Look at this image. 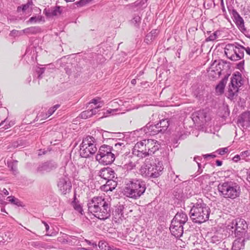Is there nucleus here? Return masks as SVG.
<instances>
[{"label":"nucleus","instance_id":"obj_1","mask_svg":"<svg viewBox=\"0 0 250 250\" xmlns=\"http://www.w3.org/2000/svg\"><path fill=\"white\" fill-rule=\"evenodd\" d=\"M88 210L100 220H104L110 216V205L102 196H95L87 203Z\"/></svg>","mask_w":250,"mask_h":250},{"label":"nucleus","instance_id":"obj_2","mask_svg":"<svg viewBox=\"0 0 250 250\" xmlns=\"http://www.w3.org/2000/svg\"><path fill=\"white\" fill-rule=\"evenodd\" d=\"M146 184L140 179H129L125 182L124 194L130 198L137 200L143 195L146 190Z\"/></svg>","mask_w":250,"mask_h":250},{"label":"nucleus","instance_id":"obj_3","mask_svg":"<svg viewBox=\"0 0 250 250\" xmlns=\"http://www.w3.org/2000/svg\"><path fill=\"white\" fill-rule=\"evenodd\" d=\"M160 144L153 139H145L138 142L134 146L132 153L141 158L153 154L159 150Z\"/></svg>","mask_w":250,"mask_h":250},{"label":"nucleus","instance_id":"obj_4","mask_svg":"<svg viewBox=\"0 0 250 250\" xmlns=\"http://www.w3.org/2000/svg\"><path fill=\"white\" fill-rule=\"evenodd\" d=\"M210 213L209 207L200 199L196 203L193 204L189 214L194 222L201 224L208 220Z\"/></svg>","mask_w":250,"mask_h":250},{"label":"nucleus","instance_id":"obj_5","mask_svg":"<svg viewBox=\"0 0 250 250\" xmlns=\"http://www.w3.org/2000/svg\"><path fill=\"white\" fill-rule=\"evenodd\" d=\"M164 169L162 162L158 160L146 159L140 169L141 175L145 178H155L160 176Z\"/></svg>","mask_w":250,"mask_h":250},{"label":"nucleus","instance_id":"obj_6","mask_svg":"<svg viewBox=\"0 0 250 250\" xmlns=\"http://www.w3.org/2000/svg\"><path fill=\"white\" fill-rule=\"evenodd\" d=\"M218 189L220 195L226 199H234L239 197L241 194L239 185L231 181L220 183L218 186Z\"/></svg>","mask_w":250,"mask_h":250},{"label":"nucleus","instance_id":"obj_7","mask_svg":"<svg viewBox=\"0 0 250 250\" xmlns=\"http://www.w3.org/2000/svg\"><path fill=\"white\" fill-rule=\"evenodd\" d=\"M100 164L107 165L112 164L115 159V154L113 151V146L107 145L101 146L96 156Z\"/></svg>","mask_w":250,"mask_h":250},{"label":"nucleus","instance_id":"obj_8","mask_svg":"<svg viewBox=\"0 0 250 250\" xmlns=\"http://www.w3.org/2000/svg\"><path fill=\"white\" fill-rule=\"evenodd\" d=\"M228 228L232 229L231 231L234 232L235 237H244L246 236L248 225L244 219L237 218L232 221L230 224L228 226ZM248 235L247 234V236Z\"/></svg>","mask_w":250,"mask_h":250},{"label":"nucleus","instance_id":"obj_9","mask_svg":"<svg viewBox=\"0 0 250 250\" xmlns=\"http://www.w3.org/2000/svg\"><path fill=\"white\" fill-rule=\"evenodd\" d=\"M241 78L240 73L237 72L233 74L231 78L230 84L229 85L228 90L229 98L233 99L234 96L237 95L239 89L238 87L242 84L241 82Z\"/></svg>","mask_w":250,"mask_h":250},{"label":"nucleus","instance_id":"obj_10","mask_svg":"<svg viewBox=\"0 0 250 250\" xmlns=\"http://www.w3.org/2000/svg\"><path fill=\"white\" fill-rule=\"evenodd\" d=\"M192 120L199 124H204L210 119L208 111L207 109L197 111L192 114Z\"/></svg>","mask_w":250,"mask_h":250},{"label":"nucleus","instance_id":"obj_11","mask_svg":"<svg viewBox=\"0 0 250 250\" xmlns=\"http://www.w3.org/2000/svg\"><path fill=\"white\" fill-rule=\"evenodd\" d=\"M107 141L110 145H114L113 147V151L119 154L122 153V150L125 149V146L127 145L126 141L120 139L109 138Z\"/></svg>","mask_w":250,"mask_h":250},{"label":"nucleus","instance_id":"obj_12","mask_svg":"<svg viewBox=\"0 0 250 250\" xmlns=\"http://www.w3.org/2000/svg\"><path fill=\"white\" fill-rule=\"evenodd\" d=\"M58 187L62 194H66L70 191L72 185L68 177L64 176L59 179Z\"/></svg>","mask_w":250,"mask_h":250},{"label":"nucleus","instance_id":"obj_13","mask_svg":"<svg viewBox=\"0 0 250 250\" xmlns=\"http://www.w3.org/2000/svg\"><path fill=\"white\" fill-rule=\"evenodd\" d=\"M229 11L232 16V18L238 28L243 33L246 31L244 26V21L243 18L240 16L239 13L235 9H232L231 10L229 8Z\"/></svg>","mask_w":250,"mask_h":250},{"label":"nucleus","instance_id":"obj_14","mask_svg":"<svg viewBox=\"0 0 250 250\" xmlns=\"http://www.w3.org/2000/svg\"><path fill=\"white\" fill-rule=\"evenodd\" d=\"M58 167L57 163L52 161H47L39 165L37 168V172L43 173L44 172H50Z\"/></svg>","mask_w":250,"mask_h":250},{"label":"nucleus","instance_id":"obj_15","mask_svg":"<svg viewBox=\"0 0 250 250\" xmlns=\"http://www.w3.org/2000/svg\"><path fill=\"white\" fill-rule=\"evenodd\" d=\"M237 124L243 128L250 126V111H247L242 113L237 120Z\"/></svg>","mask_w":250,"mask_h":250},{"label":"nucleus","instance_id":"obj_16","mask_svg":"<svg viewBox=\"0 0 250 250\" xmlns=\"http://www.w3.org/2000/svg\"><path fill=\"white\" fill-rule=\"evenodd\" d=\"M247 236L237 237L232 244V250H244L246 240L249 239Z\"/></svg>","mask_w":250,"mask_h":250},{"label":"nucleus","instance_id":"obj_17","mask_svg":"<svg viewBox=\"0 0 250 250\" xmlns=\"http://www.w3.org/2000/svg\"><path fill=\"white\" fill-rule=\"evenodd\" d=\"M115 172L112 168L110 167H105L100 170L99 172L100 176L105 180H107L115 178Z\"/></svg>","mask_w":250,"mask_h":250},{"label":"nucleus","instance_id":"obj_18","mask_svg":"<svg viewBox=\"0 0 250 250\" xmlns=\"http://www.w3.org/2000/svg\"><path fill=\"white\" fill-rule=\"evenodd\" d=\"M97 151L96 145H93L87 147L86 149H80V153L82 157L88 158L93 155Z\"/></svg>","mask_w":250,"mask_h":250},{"label":"nucleus","instance_id":"obj_19","mask_svg":"<svg viewBox=\"0 0 250 250\" xmlns=\"http://www.w3.org/2000/svg\"><path fill=\"white\" fill-rule=\"evenodd\" d=\"M142 129H143L146 134L150 136L155 135L160 132L157 124L150 125L148 123Z\"/></svg>","mask_w":250,"mask_h":250},{"label":"nucleus","instance_id":"obj_20","mask_svg":"<svg viewBox=\"0 0 250 250\" xmlns=\"http://www.w3.org/2000/svg\"><path fill=\"white\" fill-rule=\"evenodd\" d=\"M236 49L235 50L234 54H233V56L230 58V60L232 61H236L240 60L243 58L244 56V49L245 47L243 46L237 44Z\"/></svg>","mask_w":250,"mask_h":250},{"label":"nucleus","instance_id":"obj_21","mask_svg":"<svg viewBox=\"0 0 250 250\" xmlns=\"http://www.w3.org/2000/svg\"><path fill=\"white\" fill-rule=\"evenodd\" d=\"M93 145H97L95 139L92 136H87L83 139L80 149H86L87 146Z\"/></svg>","mask_w":250,"mask_h":250},{"label":"nucleus","instance_id":"obj_22","mask_svg":"<svg viewBox=\"0 0 250 250\" xmlns=\"http://www.w3.org/2000/svg\"><path fill=\"white\" fill-rule=\"evenodd\" d=\"M238 43L235 42V43L231 44L229 43L226 45L225 47V53L228 59L229 60L233 56V54H234L235 50L236 49Z\"/></svg>","mask_w":250,"mask_h":250},{"label":"nucleus","instance_id":"obj_23","mask_svg":"<svg viewBox=\"0 0 250 250\" xmlns=\"http://www.w3.org/2000/svg\"><path fill=\"white\" fill-rule=\"evenodd\" d=\"M43 13L47 17H51L60 15L62 13V10H61L60 6H56L52 7L51 9H45Z\"/></svg>","mask_w":250,"mask_h":250},{"label":"nucleus","instance_id":"obj_24","mask_svg":"<svg viewBox=\"0 0 250 250\" xmlns=\"http://www.w3.org/2000/svg\"><path fill=\"white\" fill-rule=\"evenodd\" d=\"M161 133L165 132L169 126V120L168 119H163L160 120L157 124Z\"/></svg>","mask_w":250,"mask_h":250},{"label":"nucleus","instance_id":"obj_25","mask_svg":"<svg viewBox=\"0 0 250 250\" xmlns=\"http://www.w3.org/2000/svg\"><path fill=\"white\" fill-rule=\"evenodd\" d=\"M169 229L171 234L176 238H179L183 235V227H181L180 226H170Z\"/></svg>","mask_w":250,"mask_h":250},{"label":"nucleus","instance_id":"obj_26","mask_svg":"<svg viewBox=\"0 0 250 250\" xmlns=\"http://www.w3.org/2000/svg\"><path fill=\"white\" fill-rule=\"evenodd\" d=\"M174 218L184 225L187 222L188 219L187 214L182 211H178L175 215Z\"/></svg>","mask_w":250,"mask_h":250},{"label":"nucleus","instance_id":"obj_27","mask_svg":"<svg viewBox=\"0 0 250 250\" xmlns=\"http://www.w3.org/2000/svg\"><path fill=\"white\" fill-rule=\"evenodd\" d=\"M24 34L28 35H35L41 32V29L38 26H32L23 29Z\"/></svg>","mask_w":250,"mask_h":250},{"label":"nucleus","instance_id":"obj_28","mask_svg":"<svg viewBox=\"0 0 250 250\" xmlns=\"http://www.w3.org/2000/svg\"><path fill=\"white\" fill-rule=\"evenodd\" d=\"M227 80L228 77H225L220 82V83L216 86V90L217 92H219L220 94H222L224 92L225 84L227 83Z\"/></svg>","mask_w":250,"mask_h":250},{"label":"nucleus","instance_id":"obj_29","mask_svg":"<svg viewBox=\"0 0 250 250\" xmlns=\"http://www.w3.org/2000/svg\"><path fill=\"white\" fill-rule=\"evenodd\" d=\"M105 186L107 188V190L112 191L116 187L117 182L114 179H110L106 180Z\"/></svg>","mask_w":250,"mask_h":250},{"label":"nucleus","instance_id":"obj_30","mask_svg":"<svg viewBox=\"0 0 250 250\" xmlns=\"http://www.w3.org/2000/svg\"><path fill=\"white\" fill-rule=\"evenodd\" d=\"M141 21V18L139 15L134 14L130 23L136 27H139Z\"/></svg>","mask_w":250,"mask_h":250},{"label":"nucleus","instance_id":"obj_31","mask_svg":"<svg viewBox=\"0 0 250 250\" xmlns=\"http://www.w3.org/2000/svg\"><path fill=\"white\" fill-rule=\"evenodd\" d=\"M210 243L212 245H214V246L221 245L222 243L221 238L217 235H213L212 236L210 240Z\"/></svg>","mask_w":250,"mask_h":250},{"label":"nucleus","instance_id":"obj_32","mask_svg":"<svg viewBox=\"0 0 250 250\" xmlns=\"http://www.w3.org/2000/svg\"><path fill=\"white\" fill-rule=\"evenodd\" d=\"M8 201L13 205H17L18 207L22 206V202H21L18 199L15 198L14 196H10L7 198Z\"/></svg>","mask_w":250,"mask_h":250},{"label":"nucleus","instance_id":"obj_33","mask_svg":"<svg viewBox=\"0 0 250 250\" xmlns=\"http://www.w3.org/2000/svg\"><path fill=\"white\" fill-rule=\"evenodd\" d=\"M17 163L18 161L14 160L13 161H10L7 162V166L9 168L11 169V170L15 174L17 171Z\"/></svg>","mask_w":250,"mask_h":250},{"label":"nucleus","instance_id":"obj_34","mask_svg":"<svg viewBox=\"0 0 250 250\" xmlns=\"http://www.w3.org/2000/svg\"><path fill=\"white\" fill-rule=\"evenodd\" d=\"M24 34L23 29L21 30H12L9 34V36L14 38L17 37H20Z\"/></svg>","mask_w":250,"mask_h":250},{"label":"nucleus","instance_id":"obj_35","mask_svg":"<svg viewBox=\"0 0 250 250\" xmlns=\"http://www.w3.org/2000/svg\"><path fill=\"white\" fill-rule=\"evenodd\" d=\"M92 116V111L89 110H85L82 112L81 113V117L83 119H87L88 118H90Z\"/></svg>","mask_w":250,"mask_h":250},{"label":"nucleus","instance_id":"obj_36","mask_svg":"<svg viewBox=\"0 0 250 250\" xmlns=\"http://www.w3.org/2000/svg\"><path fill=\"white\" fill-rule=\"evenodd\" d=\"M59 104H56L53 107L50 108L46 114V118L50 116L57 110V109L59 107Z\"/></svg>","mask_w":250,"mask_h":250},{"label":"nucleus","instance_id":"obj_37","mask_svg":"<svg viewBox=\"0 0 250 250\" xmlns=\"http://www.w3.org/2000/svg\"><path fill=\"white\" fill-rule=\"evenodd\" d=\"M30 5V3L27 2V3L23 4L21 6H18L17 8V11L20 12L21 11L24 12L29 8Z\"/></svg>","mask_w":250,"mask_h":250},{"label":"nucleus","instance_id":"obj_38","mask_svg":"<svg viewBox=\"0 0 250 250\" xmlns=\"http://www.w3.org/2000/svg\"><path fill=\"white\" fill-rule=\"evenodd\" d=\"M72 205L73 206V208H74V209L78 211L80 213L83 214L82 212H83V208H82L81 206L79 204L77 203L75 201H73L72 202Z\"/></svg>","mask_w":250,"mask_h":250},{"label":"nucleus","instance_id":"obj_39","mask_svg":"<svg viewBox=\"0 0 250 250\" xmlns=\"http://www.w3.org/2000/svg\"><path fill=\"white\" fill-rule=\"evenodd\" d=\"M136 165L134 163L129 161L128 163L124 165V167L125 169H126L127 170H130L133 169Z\"/></svg>","mask_w":250,"mask_h":250},{"label":"nucleus","instance_id":"obj_40","mask_svg":"<svg viewBox=\"0 0 250 250\" xmlns=\"http://www.w3.org/2000/svg\"><path fill=\"white\" fill-rule=\"evenodd\" d=\"M157 34V30H153L151 31V32L149 34H148L146 35V39L148 40L149 38H150V40L154 39Z\"/></svg>","mask_w":250,"mask_h":250},{"label":"nucleus","instance_id":"obj_41","mask_svg":"<svg viewBox=\"0 0 250 250\" xmlns=\"http://www.w3.org/2000/svg\"><path fill=\"white\" fill-rule=\"evenodd\" d=\"M45 71V68L44 67H38L36 70V72L38 74V78L41 79L42 78V74L44 73Z\"/></svg>","mask_w":250,"mask_h":250},{"label":"nucleus","instance_id":"obj_42","mask_svg":"<svg viewBox=\"0 0 250 250\" xmlns=\"http://www.w3.org/2000/svg\"><path fill=\"white\" fill-rule=\"evenodd\" d=\"M184 224L181 223V222H179L175 220V218H173L171 221L170 226H180L181 227H183Z\"/></svg>","mask_w":250,"mask_h":250},{"label":"nucleus","instance_id":"obj_43","mask_svg":"<svg viewBox=\"0 0 250 250\" xmlns=\"http://www.w3.org/2000/svg\"><path fill=\"white\" fill-rule=\"evenodd\" d=\"M228 152V147L219 148L216 150V152L218 154L221 155H223L225 154V153H227Z\"/></svg>","mask_w":250,"mask_h":250},{"label":"nucleus","instance_id":"obj_44","mask_svg":"<svg viewBox=\"0 0 250 250\" xmlns=\"http://www.w3.org/2000/svg\"><path fill=\"white\" fill-rule=\"evenodd\" d=\"M41 21V18H39V17H36V16H35V17H31L29 21H28V22H36L37 21Z\"/></svg>","mask_w":250,"mask_h":250},{"label":"nucleus","instance_id":"obj_45","mask_svg":"<svg viewBox=\"0 0 250 250\" xmlns=\"http://www.w3.org/2000/svg\"><path fill=\"white\" fill-rule=\"evenodd\" d=\"M5 123H6V119L1 122V123H0V127H1V128L6 129L9 128L11 126L10 124H9L8 125L5 124L4 126H2V125Z\"/></svg>","mask_w":250,"mask_h":250},{"label":"nucleus","instance_id":"obj_46","mask_svg":"<svg viewBox=\"0 0 250 250\" xmlns=\"http://www.w3.org/2000/svg\"><path fill=\"white\" fill-rule=\"evenodd\" d=\"M42 245V244H41L39 242H34L31 244L32 246L35 247V248H41V247L44 248V247H43Z\"/></svg>","mask_w":250,"mask_h":250},{"label":"nucleus","instance_id":"obj_47","mask_svg":"<svg viewBox=\"0 0 250 250\" xmlns=\"http://www.w3.org/2000/svg\"><path fill=\"white\" fill-rule=\"evenodd\" d=\"M99 100H100V98H99L98 99H93L91 100V101H90V102L89 103H92L95 104H97L99 103V104L102 105L103 104V102H100Z\"/></svg>","mask_w":250,"mask_h":250},{"label":"nucleus","instance_id":"obj_48","mask_svg":"<svg viewBox=\"0 0 250 250\" xmlns=\"http://www.w3.org/2000/svg\"><path fill=\"white\" fill-rule=\"evenodd\" d=\"M214 35H213V34L210 35L206 40L207 42L209 41H213L216 40L215 38Z\"/></svg>","mask_w":250,"mask_h":250},{"label":"nucleus","instance_id":"obj_49","mask_svg":"<svg viewBox=\"0 0 250 250\" xmlns=\"http://www.w3.org/2000/svg\"><path fill=\"white\" fill-rule=\"evenodd\" d=\"M102 106V105L99 104L97 106L95 107L94 108L90 109L91 111H92V115H95L97 113V110L98 108L101 107Z\"/></svg>","mask_w":250,"mask_h":250},{"label":"nucleus","instance_id":"obj_50","mask_svg":"<svg viewBox=\"0 0 250 250\" xmlns=\"http://www.w3.org/2000/svg\"><path fill=\"white\" fill-rule=\"evenodd\" d=\"M249 155V152L247 150L241 152L239 155L241 157H243V159H244L245 156H248Z\"/></svg>","mask_w":250,"mask_h":250},{"label":"nucleus","instance_id":"obj_51","mask_svg":"<svg viewBox=\"0 0 250 250\" xmlns=\"http://www.w3.org/2000/svg\"><path fill=\"white\" fill-rule=\"evenodd\" d=\"M240 155L238 154L236 155L233 157L232 160L235 162H237L240 160Z\"/></svg>","mask_w":250,"mask_h":250},{"label":"nucleus","instance_id":"obj_52","mask_svg":"<svg viewBox=\"0 0 250 250\" xmlns=\"http://www.w3.org/2000/svg\"><path fill=\"white\" fill-rule=\"evenodd\" d=\"M142 2H143V0H137L134 3H133V5L135 7H138L141 5Z\"/></svg>","mask_w":250,"mask_h":250},{"label":"nucleus","instance_id":"obj_53","mask_svg":"<svg viewBox=\"0 0 250 250\" xmlns=\"http://www.w3.org/2000/svg\"><path fill=\"white\" fill-rule=\"evenodd\" d=\"M244 64V60L241 61L238 64L237 67L238 69H240L241 68H243V66Z\"/></svg>","mask_w":250,"mask_h":250},{"label":"nucleus","instance_id":"obj_54","mask_svg":"<svg viewBox=\"0 0 250 250\" xmlns=\"http://www.w3.org/2000/svg\"><path fill=\"white\" fill-rule=\"evenodd\" d=\"M204 157L205 158H208V157H210V158H215L216 157V155H214V154H206V155H204Z\"/></svg>","mask_w":250,"mask_h":250},{"label":"nucleus","instance_id":"obj_55","mask_svg":"<svg viewBox=\"0 0 250 250\" xmlns=\"http://www.w3.org/2000/svg\"><path fill=\"white\" fill-rule=\"evenodd\" d=\"M197 165L198 167V170L197 172L201 173L202 172V170L201 169V164L199 162H197Z\"/></svg>","mask_w":250,"mask_h":250},{"label":"nucleus","instance_id":"obj_56","mask_svg":"<svg viewBox=\"0 0 250 250\" xmlns=\"http://www.w3.org/2000/svg\"><path fill=\"white\" fill-rule=\"evenodd\" d=\"M186 137V135L183 134L178 135V139L180 140L184 139Z\"/></svg>","mask_w":250,"mask_h":250},{"label":"nucleus","instance_id":"obj_57","mask_svg":"<svg viewBox=\"0 0 250 250\" xmlns=\"http://www.w3.org/2000/svg\"><path fill=\"white\" fill-rule=\"evenodd\" d=\"M216 164L217 166H221L222 165V162L220 160H216Z\"/></svg>","mask_w":250,"mask_h":250},{"label":"nucleus","instance_id":"obj_58","mask_svg":"<svg viewBox=\"0 0 250 250\" xmlns=\"http://www.w3.org/2000/svg\"><path fill=\"white\" fill-rule=\"evenodd\" d=\"M201 160V158L199 156H196L194 158V161H195L197 163L199 162L198 161Z\"/></svg>","mask_w":250,"mask_h":250},{"label":"nucleus","instance_id":"obj_59","mask_svg":"<svg viewBox=\"0 0 250 250\" xmlns=\"http://www.w3.org/2000/svg\"><path fill=\"white\" fill-rule=\"evenodd\" d=\"M244 50L246 51V53L250 55V48L248 47L247 48H245V49H244Z\"/></svg>","mask_w":250,"mask_h":250},{"label":"nucleus","instance_id":"obj_60","mask_svg":"<svg viewBox=\"0 0 250 250\" xmlns=\"http://www.w3.org/2000/svg\"><path fill=\"white\" fill-rule=\"evenodd\" d=\"M18 142H15L14 143H12V146H13L14 147H17L18 146Z\"/></svg>","mask_w":250,"mask_h":250},{"label":"nucleus","instance_id":"obj_61","mask_svg":"<svg viewBox=\"0 0 250 250\" xmlns=\"http://www.w3.org/2000/svg\"><path fill=\"white\" fill-rule=\"evenodd\" d=\"M3 192L5 195H6L9 194V192L5 188L3 189Z\"/></svg>","mask_w":250,"mask_h":250},{"label":"nucleus","instance_id":"obj_62","mask_svg":"<svg viewBox=\"0 0 250 250\" xmlns=\"http://www.w3.org/2000/svg\"><path fill=\"white\" fill-rule=\"evenodd\" d=\"M131 83L132 84L135 85L136 83V80L135 79H132L131 81Z\"/></svg>","mask_w":250,"mask_h":250},{"label":"nucleus","instance_id":"obj_63","mask_svg":"<svg viewBox=\"0 0 250 250\" xmlns=\"http://www.w3.org/2000/svg\"><path fill=\"white\" fill-rule=\"evenodd\" d=\"M45 229L46 231H48L49 229V226L47 224H45Z\"/></svg>","mask_w":250,"mask_h":250},{"label":"nucleus","instance_id":"obj_64","mask_svg":"<svg viewBox=\"0 0 250 250\" xmlns=\"http://www.w3.org/2000/svg\"><path fill=\"white\" fill-rule=\"evenodd\" d=\"M78 250H90L84 248H80L78 249Z\"/></svg>","mask_w":250,"mask_h":250}]
</instances>
